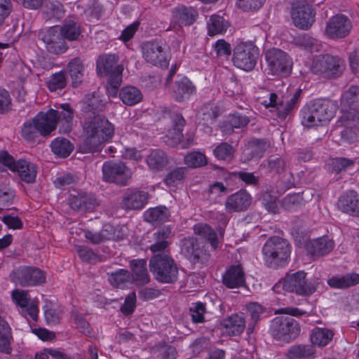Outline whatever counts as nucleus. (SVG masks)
Instances as JSON below:
<instances>
[{
  "label": "nucleus",
  "mask_w": 359,
  "mask_h": 359,
  "mask_svg": "<svg viewBox=\"0 0 359 359\" xmlns=\"http://www.w3.org/2000/svg\"><path fill=\"white\" fill-rule=\"evenodd\" d=\"M173 20L180 26L191 25L193 24L197 17V11L191 7L181 6L174 9Z\"/></svg>",
  "instance_id": "7c9ffc66"
},
{
  "label": "nucleus",
  "mask_w": 359,
  "mask_h": 359,
  "mask_svg": "<svg viewBox=\"0 0 359 359\" xmlns=\"http://www.w3.org/2000/svg\"><path fill=\"white\" fill-rule=\"evenodd\" d=\"M173 128L169 130L167 137V143L170 146H175L181 142L183 137L182 131L186 124V121L180 114L172 116Z\"/></svg>",
  "instance_id": "c85d7f7f"
},
{
  "label": "nucleus",
  "mask_w": 359,
  "mask_h": 359,
  "mask_svg": "<svg viewBox=\"0 0 359 359\" xmlns=\"http://www.w3.org/2000/svg\"><path fill=\"white\" fill-rule=\"evenodd\" d=\"M59 32L64 40L69 41H78L82 36L80 25L73 20H65L59 28Z\"/></svg>",
  "instance_id": "f704fd0d"
},
{
  "label": "nucleus",
  "mask_w": 359,
  "mask_h": 359,
  "mask_svg": "<svg viewBox=\"0 0 359 359\" xmlns=\"http://www.w3.org/2000/svg\"><path fill=\"white\" fill-rule=\"evenodd\" d=\"M149 269L154 278L161 283H173L178 279V268L175 260L166 253H158L149 260Z\"/></svg>",
  "instance_id": "7ed1b4c3"
},
{
  "label": "nucleus",
  "mask_w": 359,
  "mask_h": 359,
  "mask_svg": "<svg viewBox=\"0 0 359 359\" xmlns=\"http://www.w3.org/2000/svg\"><path fill=\"white\" fill-rule=\"evenodd\" d=\"M170 212L163 205L147 210L144 213V220L151 224H161L169 220Z\"/></svg>",
  "instance_id": "72a5a7b5"
},
{
  "label": "nucleus",
  "mask_w": 359,
  "mask_h": 359,
  "mask_svg": "<svg viewBox=\"0 0 359 359\" xmlns=\"http://www.w3.org/2000/svg\"><path fill=\"white\" fill-rule=\"evenodd\" d=\"M304 201L301 194H289L283 198L282 201V206L284 209L290 211L304 205Z\"/></svg>",
  "instance_id": "13d9d810"
},
{
  "label": "nucleus",
  "mask_w": 359,
  "mask_h": 359,
  "mask_svg": "<svg viewBox=\"0 0 359 359\" xmlns=\"http://www.w3.org/2000/svg\"><path fill=\"white\" fill-rule=\"evenodd\" d=\"M337 102L329 99H316L307 103L301 110V123L306 128L330 121L335 115Z\"/></svg>",
  "instance_id": "f257e3e1"
},
{
  "label": "nucleus",
  "mask_w": 359,
  "mask_h": 359,
  "mask_svg": "<svg viewBox=\"0 0 359 359\" xmlns=\"http://www.w3.org/2000/svg\"><path fill=\"white\" fill-rule=\"evenodd\" d=\"M259 48L251 42H242L233 48L232 61L233 65L244 71H252L259 58Z\"/></svg>",
  "instance_id": "423d86ee"
},
{
  "label": "nucleus",
  "mask_w": 359,
  "mask_h": 359,
  "mask_svg": "<svg viewBox=\"0 0 359 359\" xmlns=\"http://www.w3.org/2000/svg\"><path fill=\"white\" fill-rule=\"evenodd\" d=\"M196 92V88L193 83L187 77H184L175 82L172 96L177 102H185Z\"/></svg>",
  "instance_id": "bb28decb"
},
{
  "label": "nucleus",
  "mask_w": 359,
  "mask_h": 359,
  "mask_svg": "<svg viewBox=\"0 0 359 359\" xmlns=\"http://www.w3.org/2000/svg\"><path fill=\"white\" fill-rule=\"evenodd\" d=\"M294 43L297 46L311 51H318L320 47V44L316 39L306 34L296 37Z\"/></svg>",
  "instance_id": "6e6d98bb"
},
{
  "label": "nucleus",
  "mask_w": 359,
  "mask_h": 359,
  "mask_svg": "<svg viewBox=\"0 0 359 359\" xmlns=\"http://www.w3.org/2000/svg\"><path fill=\"white\" fill-rule=\"evenodd\" d=\"M194 233L205 239H207L212 248L216 250L219 247V240L215 231L206 224H197L194 227Z\"/></svg>",
  "instance_id": "de8ad7c7"
},
{
  "label": "nucleus",
  "mask_w": 359,
  "mask_h": 359,
  "mask_svg": "<svg viewBox=\"0 0 359 359\" xmlns=\"http://www.w3.org/2000/svg\"><path fill=\"white\" fill-rule=\"evenodd\" d=\"M69 205L72 209L76 211H93L99 205V202L90 194L79 193L76 195H70Z\"/></svg>",
  "instance_id": "412c9836"
},
{
  "label": "nucleus",
  "mask_w": 359,
  "mask_h": 359,
  "mask_svg": "<svg viewBox=\"0 0 359 359\" xmlns=\"http://www.w3.org/2000/svg\"><path fill=\"white\" fill-rule=\"evenodd\" d=\"M355 164L353 159L347 158H333L330 159L327 166L331 173L344 175L348 169H352Z\"/></svg>",
  "instance_id": "37998d69"
},
{
  "label": "nucleus",
  "mask_w": 359,
  "mask_h": 359,
  "mask_svg": "<svg viewBox=\"0 0 359 359\" xmlns=\"http://www.w3.org/2000/svg\"><path fill=\"white\" fill-rule=\"evenodd\" d=\"M251 158H261L270 147V143L264 139H252L247 145Z\"/></svg>",
  "instance_id": "8fccbe9b"
},
{
  "label": "nucleus",
  "mask_w": 359,
  "mask_h": 359,
  "mask_svg": "<svg viewBox=\"0 0 359 359\" xmlns=\"http://www.w3.org/2000/svg\"><path fill=\"white\" fill-rule=\"evenodd\" d=\"M43 9V13L45 15L46 19H59L62 17V6L57 1L46 2Z\"/></svg>",
  "instance_id": "bf43d9fd"
},
{
  "label": "nucleus",
  "mask_w": 359,
  "mask_h": 359,
  "mask_svg": "<svg viewBox=\"0 0 359 359\" xmlns=\"http://www.w3.org/2000/svg\"><path fill=\"white\" fill-rule=\"evenodd\" d=\"M57 111V124H61V130L64 133L71 131L73 124L74 112L69 104H62Z\"/></svg>",
  "instance_id": "c756f323"
},
{
  "label": "nucleus",
  "mask_w": 359,
  "mask_h": 359,
  "mask_svg": "<svg viewBox=\"0 0 359 359\" xmlns=\"http://www.w3.org/2000/svg\"><path fill=\"white\" fill-rule=\"evenodd\" d=\"M352 29V22L344 14H337L327 21L324 29L325 35L333 40L346 37Z\"/></svg>",
  "instance_id": "f8f14e48"
},
{
  "label": "nucleus",
  "mask_w": 359,
  "mask_h": 359,
  "mask_svg": "<svg viewBox=\"0 0 359 359\" xmlns=\"http://www.w3.org/2000/svg\"><path fill=\"white\" fill-rule=\"evenodd\" d=\"M11 296L13 302L22 309L29 306L30 298L27 291L15 290L12 292Z\"/></svg>",
  "instance_id": "774afa93"
},
{
  "label": "nucleus",
  "mask_w": 359,
  "mask_h": 359,
  "mask_svg": "<svg viewBox=\"0 0 359 359\" xmlns=\"http://www.w3.org/2000/svg\"><path fill=\"white\" fill-rule=\"evenodd\" d=\"M306 276V273L303 271L287 274L283 281V289L299 295L309 296L313 294L316 287L313 283L308 281Z\"/></svg>",
  "instance_id": "9b49d317"
},
{
  "label": "nucleus",
  "mask_w": 359,
  "mask_h": 359,
  "mask_svg": "<svg viewBox=\"0 0 359 359\" xmlns=\"http://www.w3.org/2000/svg\"><path fill=\"white\" fill-rule=\"evenodd\" d=\"M229 27L227 21L219 15H213L208 22V30L210 36L224 32Z\"/></svg>",
  "instance_id": "864d4df0"
},
{
  "label": "nucleus",
  "mask_w": 359,
  "mask_h": 359,
  "mask_svg": "<svg viewBox=\"0 0 359 359\" xmlns=\"http://www.w3.org/2000/svg\"><path fill=\"white\" fill-rule=\"evenodd\" d=\"M300 91L294 93L292 97L286 102L280 101L277 105L276 112L279 118L285 119L296 107L299 98Z\"/></svg>",
  "instance_id": "603ef678"
},
{
  "label": "nucleus",
  "mask_w": 359,
  "mask_h": 359,
  "mask_svg": "<svg viewBox=\"0 0 359 359\" xmlns=\"http://www.w3.org/2000/svg\"><path fill=\"white\" fill-rule=\"evenodd\" d=\"M103 179L107 182L126 185L131 177L130 170L121 161H107L102 165Z\"/></svg>",
  "instance_id": "ddd939ff"
},
{
  "label": "nucleus",
  "mask_w": 359,
  "mask_h": 359,
  "mask_svg": "<svg viewBox=\"0 0 359 359\" xmlns=\"http://www.w3.org/2000/svg\"><path fill=\"white\" fill-rule=\"evenodd\" d=\"M146 161L151 170L158 171L167 165L168 158L163 151L154 149L147 156Z\"/></svg>",
  "instance_id": "a19ab883"
},
{
  "label": "nucleus",
  "mask_w": 359,
  "mask_h": 359,
  "mask_svg": "<svg viewBox=\"0 0 359 359\" xmlns=\"http://www.w3.org/2000/svg\"><path fill=\"white\" fill-rule=\"evenodd\" d=\"M184 163L190 168H198L207 164V158L204 154L200 151H192L184 157Z\"/></svg>",
  "instance_id": "4d7b16f0"
},
{
  "label": "nucleus",
  "mask_w": 359,
  "mask_h": 359,
  "mask_svg": "<svg viewBox=\"0 0 359 359\" xmlns=\"http://www.w3.org/2000/svg\"><path fill=\"white\" fill-rule=\"evenodd\" d=\"M118 57L115 54H104L97 60V74L101 76H109L107 92L111 96H116L122 83L123 67L118 65Z\"/></svg>",
  "instance_id": "f03ea898"
},
{
  "label": "nucleus",
  "mask_w": 359,
  "mask_h": 359,
  "mask_svg": "<svg viewBox=\"0 0 359 359\" xmlns=\"http://www.w3.org/2000/svg\"><path fill=\"white\" fill-rule=\"evenodd\" d=\"M252 203V197L245 190H240L229 196L224 203L228 213L238 212L247 210Z\"/></svg>",
  "instance_id": "a211bd4d"
},
{
  "label": "nucleus",
  "mask_w": 359,
  "mask_h": 359,
  "mask_svg": "<svg viewBox=\"0 0 359 359\" xmlns=\"http://www.w3.org/2000/svg\"><path fill=\"white\" fill-rule=\"evenodd\" d=\"M96 115L84 116L82 122V142L80 150L82 153H94L101 150L100 136L97 133Z\"/></svg>",
  "instance_id": "6e6552de"
},
{
  "label": "nucleus",
  "mask_w": 359,
  "mask_h": 359,
  "mask_svg": "<svg viewBox=\"0 0 359 359\" xmlns=\"http://www.w3.org/2000/svg\"><path fill=\"white\" fill-rule=\"evenodd\" d=\"M52 151L59 157L66 158L74 150L73 144L65 137H57L51 142Z\"/></svg>",
  "instance_id": "a18cd8bd"
},
{
  "label": "nucleus",
  "mask_w": 359,
  "mask_h": 359,
  "mask_svg": "<svg viewBox=\"0 0 359 359\" xmlns=\"http://www.w3.org/2000/svg\"><path fill=\"white\" fill-rule=\"evenodd\" d=\"M57 111L50 109L46 112L41 111L35 117L34 121L36 122L39 129V134L42 136H48L57 128Z\"/></svg>",
  "instance_id": "6ab92c4d"
},
{
  "label": "nucleus",
  "mask_w": 359,
  "mask_h": 359,
  "mask_svg": "<svg viewBox=\"0 0 359 359\" xmlns=\"http://www.w3.org/2000/svg\"><path fill=\"white\" fill-rule=\"evenodd\" d=\"M249 123V118L239 114H233L229 116L228 123L225 126L228 133L233 132V128H241Z\"/></svg>",
  "instance_id": "052dcab7"
},
{
  "label": "nucleus",
  "mask_w": 359,
  "mask_h": 359,
  "mask_svg": "<svg viewBox=\"0 0 359 359\" xmlns=\"http://www.w3.org/2000/svg\"><path fill=\"white\" fill-rule=\"evenodd\" d=\"M131 281L137 286H143L150 281L145 259H133L130 262Z\"/></svg>",
  "instance_id": "b1692460"
},
{
  "label": "nucleus",
  "mask_w": 359,
  "mask_h": 359,
  "mask_svg": "<svg viewBox=\"0 0 359 359\" xmlns=\"http://www.w3.org/2000/svg\"><path fill=\"white\" fill-rule=\"evenodd\" d=\"M67 84L66 78L63 72L54 74L48 81V88L50 91L62 89Z\"/></svg>",
  "instance_id": "69168bd1"
},
{
  "label": "nucleus",
  "mask_w": 359,
  "mask_h": 359,
  "mask_svg": "<svg viewBox=\"0 0 359 359\" xmlns=\"http://www.w3.org/2000/svg\"><path fill=\"white\" fill-rule=\"evenodd\" d=\"M328 285L334 288L346 289L359 284V274L352 273L334 276L328 280Z\"/></svg>",
  "instance_id": "c9c22d12"
},
{
  "label": "nucleus",
  "mask_w": 359,
  "mask_h": 359,
  "mask_svg": "<svg viewBox=\"0 0 359 359\" xmlns=\"http://www.w3.org/2000/svg\"><path fill=\"white\" fill-rule=\"evenodd\" d=\"M262 253L264 260L271 266L285 265L290 257L291 245L285 239L272 236L264 245Z\"/></svg>",
  "instance_id": "20e7f679"
},
{
  "label": "nucleus",
  "mask_w": 359,
  "mask_h": 359,
  "mask_svg": "<svg viewBox=\"0 0 359 359\" xmlns=\"http://www.w3.org/2000/svg\"><path fill=\"white\" fill-rule=\"evenodd\" d=\"M149 194L140 190H128L122 199L121 207L126 210H140L147 203Z\"/></svg>",
  "instance_id": "aec40b11"
},
{
  "label": "nucleus",
  "mask_w": 359,
  "mask_h": 359,
  "mask_svg": "<svg viewBox=\"0 0 359 359\" xmlns=\"http://www.w3.org/2000/svg\"><path fill=\"white\" fill-rule=\"evenodd\" d=\"M109 281L113 286L121 289L132 283L130 273L126 269H119L111 273L109 275Z\"/></svg>",
  "instance_id": "3c124183"
},
{
  "label": "nucleus",
  "mask_w": 359,
  "mask_h": 359,
  "mask_svg": "<svg viewBox=\"0 0 359 359\" xmlns=\"http://www.w3.org/2000/svg\"><path fill=\"white\" fill-rule=\"evenodd\" d=\"M15 171L18 172L20 178L23 182L33 183L36 177L37 168L34 163L20 159L16 163Z\"/></svg>",
  "instance_id": "2f4dec72"
},
{
  "label": "nucleus",
  "mask_w": 359,
  "mask_h": 359,
  "mask_svg": "<svg viewBox=\"0 0 359 359\" xmlns=\"http://www.w3.org/2000/svg\"><path fill=\"white\" fill-rule=\"evenodd\" d=\"M143 57L147 62L161 68H167L169 60L162 46L156 41H148L142 46Z\"/></svg>",
  "instance_id": "2eb2a0df"
},
{
  "label": "nucleus",
  "mask_w": 359,
  "mask_h": 359,
  "mask_svg": "<svg viewBox=\"0 0 359 359\" xmlns=\"http://www.w3.org/2000/svg\"><path fill=\"white\" fill-rule=\"evenodd\" d=\"M223 284L229 288H237L245 285V273L240 265L229 267L222 276Z\"/></svg>",
  "instance_id": "393cba45"
},
{
  "label": "nucleus",
  "mask_w": 359,
  "mask_h": 359,
  "mask_svg": "<svg viewBox=\"0 0 359 359\" xmlns=\"http://www.w3.org/2000/svg\"><path fill=\"white\" fill-rule=\"evenodd\" d=\"M181 253L194 263L205 262L210 258L206 250L201 248L196 238H184L181 241Z\"/></svg>",
  "instance_id": "f3484780"
},
{
  "label": "nucleus",
  "mask_w": 359,
  "mask_h": 359,
  "mask_svg": "<svg viewBox=\"0 0 359 359\" xmlns=\"http://www.w3.org/2000/svg\"><path fill=\"white\" fill-rule=\"evenodd\" d=\"M246 309L251 318V321L248 327V334H250L253 332L255 325L259 320L260 315L263 313L264 308L258 303L250 302L246 305Z\"/></svg>",
  "instance_id": "5fc2aeb1"
},
{
  "label": "nucleus",
  "mask_w": 359,
  "mask_h": 359,
  "mask_svg": "<svg viewBox=\"0 0 359 359\" xmlns=\"http://www.w3.org/2000/svg\"><path fill=\"white\" fill-rule=\"evenodd\" d=\"M119 97L126 105L133 106L142 101L143 95L137 88L128 86L121 89Z\"/></svg>",
  "instance_id": "4c0bfd02"
},
{
  "label": "nucleus",
  "mask_w": 359,
  "mask_h": 359,
  "mask_svg": "<svg viewBox=\"0 0 359 359\" xmlns=\"http://www.w3.org/2000/svg\"><path fill=\"white\" fill-rule=\"evenodd\" d=\"M359 103V87L351 86L341 95L340 111L342 114L355 110Z\"/></svg>",
  "instance_id": "cd10ccee"
},
{
  "label": "nucleus",
  "mask_w": 359,
  "mask_h": 359,
  "mask_svg": "<svg viewBox=\"0 0 359 359\" xmlns=\"http://www.w3.org/2000/svg\"><path fill=\"white\" fill-rule=\"evenodd\" d=\"M172 229L170 226H163L154 233V243L149 247V250L155 255L165 253L169 248Z\"/></svg>",
  "instance_id": "a878e982"
},
{
  "label": "nucleus",
  "mask_w": 359,
  "mask_h": 359,
  "mask_svg": "<svg viewBox=\"0 0 359 359\" xmlns=\"http://www.w3.org/2000/svg\"><path fill=\"white\" fill-rule=\"evenodd\" d=\"M300 326L291 317H276L272 322L271 333L274 339L284 342H290L300 334Z\"/></svg>",
  "instance_id": "0eeeda50"
},
{
  "label": "nucleus",
  "mask_w": 359,
  "mask_h": 359,
  "mask_svg": "<svg viewBox=\"0 0 359 359\" xmlns=\"http://www.w3.org/2000/svg\"><path fill=\"white\" fill-rule=\"evenodd\" d=\"M265 58L269 73L273 75L287 76L291 72L292 62L290 56L279 48L266 50Z\"/></svg>",
  "instance_id": "1a4fd4ad"
},
{
  "label": "nucleus",
  "mask_w": 359,
  "mask_h": 359,
  "mask_svg": "<svg viewBox=\"0 0 359 359\" xmlns=\"http://www.w3.org/2000/svg\"><path fill=\"white\" fill-rule=\"evenodd\" d=\"M67 69L73 85L76 86L81 83L85 71L82 60L79 57L72 59L67 65Z\"/></svg>",
  "instance_id": "09e8293b"
},
{
  "label": "nucleus",
  "mask_w": 359,
  "mask_h": 359,
  "mask_svg": "<svg viewBox=\"0 0 359 359\" xmlns=\"http://www.w3.org/2000/svg\"><path fill=\"white\" fill-rule=\"evenodd\" d=\"M337 208L352 216H359V194L354 191H348L338 199Z\"/></svg>",
  "instance_id": "4be33fe9"
},
{
  "label": "nucleus",
  "mask_w": 359,
  "mask_h": 359,
  "mask_svg": "<svg viewBox=\"0 0 359 359\" xmlns=\"http://www.w3.org/2000/svg\"><path fill=\"white\" fill-rule=\"evenodd\" d=\"M114 236V228L109 224H105L100 232L91 231H85V237L93 244H99L110 240Z\"/></svg>",
  "instance_id": "49530a36"
},
{
  "label": "nucleus",
  "mask_w": 359,
  "mask_h": 359,
  "mask_svg": "<svg viewBox=\"0 0 359 359\" xmlns=\"http://www.w3.org/2000/svg\"><path fill=\"white\" fill-rule=\"evenodd\" d=\"M38 37L44 43L47 51L51 54L60 55L68 49L67 43L59 32L58 27L40 30Z\"/></svg>",
  "instance_id": "4468645a"
},
{
  "label": "nucleus",
  "mask_w": 359,
  "mask_h": 359,
  "mask_svg": "<svg viewBox=\"0 0 359 359\" xmlns=\"http://www.w3.org/2000/svg\"><path fill=\"white\" fill-rule=\"evenodd\" d=\"M266 167V165H264ZM285 161L278 156H271L269 158L266 168L271 172L279 173L285 170Z\"/></svg>",
  "instance_id": "338daca9"
},
{
  "label": "nucleus",
  "mask_w": 359,
  "mask_h": 359,
  "mask_svg": "<svg viewBox=\"0 0 359 359\" xmlns=\"http://www.w3.org/2000/svg\"><path fill=\"white\" fill-rule=\"evenodd\" d=\"M334 332L327 328L316 327L310 336L311 345L323 347L327 346L332 339Z\"/></svg>",
  "instance_id": "79ce46f5"
},
{
  "label": "nucleus",
  "mask_w": 359,
  "mask_h": 359,
  "mask_svg": "<svg viewBox=\"0 0 359 359\" xmlns=\"http://www.w3.org/2000/svg\"><path fill=\"white\" fill-rule=\"evenodd\" d=\"M39 134V129L37 126L36 122L34 121V118L25 123L22 129V135L25 140L28 141L34 140L38 137Z\"/></svg>",
  "instance_id": "e2e57ef3"
},
{
  "label": "nucleus",
  "mask_w": 359,
  "mask_h": 359,
  "mask_svg": "<svg viewBox=\"0 0 359 359\" xmlns=\"http://www.w3.org/2000/svg\"><path fill=\"white\" fill-rule=\"evenodd\" d=\"M339 122L343 126L359 128V109H355L342 114L339 118Z\"/></svg>",
  "instance_id": "0e129e2a"
},
{
  "label": "nucleus",
  "mask_w": 359,
  "mask_h": 359,
  "mask_svg": "<svg viewBox=\"0 0 359 359\" xmlns=\"http://www.w3.org/2000/svg\"><path fill=\"white\" fill-rule=\"evenodd\" d=\"M306 250L313 257H321L330 253L334 247V243L327 236L311 240L306 244Z\"/></svg>",
  "instance_id": "5701e85b"
},
{
  "label": "nucleus",
  "mask_w": 359,
  "mask_h": 359,
  "mask_svg": "<svg viewBox=\"0 0 359 359\" xmlns=\"http://www.w3.org/2000/svg\"><path fill=\"white\" fill-rule=\"evenodd\" d=\"M11 280L21 287L35 286L45 283V273L37 267L21 266L10 274Z\"/></svg>",
  "instance_id": "9d476101"
},
{
  "label": "nucleus",
  "mask_w": 359,
  "mask_h": 359,
  "mask_svg": "<svg viewBox=\"0 0 359 359\" xmlns=\"http://www.w3.org/2000/svg\"><path fill=\"white\" fill-rule=\"evenodd\" d=\"M345 69L344 60L330 54L319 55L313 60L311 71L325 79H335Z\"/></svg>",
  "instance_id": "39448f33"
},
{
  "label": "nucleus",
  "mask_w": 359,
  "mask_h": 359,
  "mask_svg": "<svg viewBox=\"0 0 359 359\" xmlns=\"http://www.w3.org/2000/svg\"><path fill=\"white\" fill-rule=\"evenodd\" d=\"M13 339L11 329L8 323L0 316V351L10 353L11 351V343Z\"/></svg>",
  "instance_id": "c03bdc74"
},
{
  "label": "nucleus",
  "mask_w": 359,
  "mask_h": 359,
  "mask_svg": "<svg viewBox=\"0 0 359 359\" xmlns=\"http://www.w3.org/2000/svg\"><path fill=\"white\" fill-rule=\"evenodd\" d=\"M291 17L294 25L304 30L309 29L315 22V13L307 4H294L291 11Z\"/></svg>",
  "instance_id": "dca6fc26"
},
{
  "label": "nucleus",
  "mask_w": 359,
  "mask_h": 359,
  "mask_svg": "<svg viewBox=\"0 0 359 359\" xmlns=\"http://www.w3.org/2000/svg\"><path fill=\"white\" fill-rule=\"evenodd\" d=\"M96 128H97V133L100 136L102 149L104 144L113 137L114 127L107 118L100 115H96Z\"/></svg>",
  "instance_id": "473e14b6"
},
{
  "label": "nucleus",
  "mask_w": 359,
  "mask_h": 359,
  "mask_svg": "<svg viewBox=\"0 0 359 359\" xmlns=\"http://www.w3.org/2000/svg\"><path fill=\"white\" fill-rule=\"evenodd\" d=\"M224 326L230 335H239L245 328V318L240 314L231 315L227 319L224 320Z\"/></svg>",
  "instance_id": "58836bf2"
},
{
  "label": "nucleus",
  "mask_w": 359,
  "mask_h": 359,
  "mask_svg": "<svg viewBox=\"0 0 359 359\" xmlns=\"http://www.w3.org/2000/svg\"><path fill=\"white\" fill-rule=\"evenodd\" d=\"M315 353V347L311 344H295L288 348L285 355L288 359H300L311 358Z\"/></svg>",
  "instance_id": "ea45409f"
},
{
  "label": "nucleus",
  "mask_w": 359,
  "mask_h": 359,
  "mask_svg": "<svg viewBox=\"0 0 359 359\" xmlns=\"http://www.w3.org/2000/svg\"><path fill=\"white\" fill-rule=\"evenodd\" d=\"M104 108L105 104L99 97L94 94H90L85 97L82 111L84 113V116H94L104 111Z\"/></svg>",
  "instance_id": "e433bc0d"
},
{
  "label": "nucleus",
  "mask_w": 359,
  "mask_h": 359,
  "mask_svg": "<svg viewBox=\"0 0 359 359\" xmlns=\"http://www.w3.org/2000/svg\"><path fill=\"white\" fill-rule=\"evenodd\" d=\"M213 152L219 160L229 161L233 158L234 149L229 144L223 142L217 146Z\"/></svg>",
  "instance_id": "680f3d73"
}]
</instances>
